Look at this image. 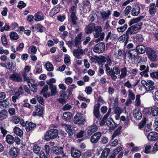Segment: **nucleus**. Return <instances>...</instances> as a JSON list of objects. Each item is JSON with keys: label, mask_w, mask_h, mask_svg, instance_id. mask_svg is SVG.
<instances>
[{"label": "nucleus", "mask_w": 158, "mask_h": 158, "mask_svg": "<svg viewBox=\"0 0 158 158\" xmlns=\"http://www.w3.org/2000/svg\"><path fill=\"white\" fill-rule=\"evenodd\" d=\"M43 113V111L41 109L39 108H37L35 111L33 112V115L35 116L36 115L41 116Z\"/></svg>", "instance_id": "57"}, {"label": "nucleus", "mask_w": 158, "mask_h": 158, "mask_svg": "<svg viewBox=\"0 0 158 158\" xmlns=\"http://www.w3.org/2000/svg\"><path fill=\"white\" fill-rule=\"evenodd\" d=\"M110 149L109 148H105L102 151L100 158H106L108 156L110 152Z\"/></svg>", "instance_id": "33"}, {"label": "nucleus", "mask_w": 158, "mask_h": 158, "mask_svg": "<svg viewBox=\"0 0 158 158\" xmlns=\"http://www.w3.org/2000/svg\"><path fill=\"white\" fill-rule=\"evenodd\" d=\"M10 37L11 40H16L18 39L19 38V36L18 34L15 32H11L10 33Z\"/></svg>", "instance_id": "48"}, {"label": "nucleus", "mask_w": 158, "mask_h": 158, "mask_svg": "<svg viewBox=\"0 0 158 158\" xmlns=\"http://www.w3.org/2000/svg\"><path fill=\"white\" fill-rule=\"evenodd\" d=\"M10 93L12 95L15 94L17 95H19L22 94V93L20 91H19V90L16 88H15L9 91Z\"/></svg>", "instance_id": "56"}, {"label": "nucleus", "mask_w": 158, "mask_h": 158, "mask_svg": "<svg viewBox=\"0 0 158 158\" xmlns=\"http://www.w3.org/2000/svg\"><path fill=\"white\" fill-rule=\"evenodd\" d=\"M121 74L119 75V77L123 79L126 77L127 74V69L126 67H124L120 70Z\"/></svg>", "instance_id": "34"}, {"label": "nucleus", "mask_w": 158, "mask_h": 158, "mask_svg": "<svg viewBox=\"0 0 158 158\" xmlns=\"http://www.w3.org/2000/svg\"><path fill=\"white\" fill-rule=\"evenodd\" d=\"M36 125L35 123L31 122L27 123V122L25 128L27 131L29 132L30 130H33L35 127Z\"/></svg>", "instance_id": "26"}, {"label": "nucleus", "mask_w": 158, "mask_h": 158, "mask_svg": "<svg viewBox=\"0 0 158 158\" xmlns=\"http://www.w3.org/2000/svg\"><path fill=\"white\" fill-rule=\"evenodd\" d=\"M44 67L46 70L48 71H52L54 69V67L53 65L49 62L46 63L45 64Z\"/></svg>", "instance_id": "45"}, {"label": "nucleus", "mask_w": 158, "mask_h": 158, "mask_svg": "<svg viewBox=\"0 0 158 158\" xmlns=\"http://www.w3.org/2000/svg\"><path fill=\"white\" fill-rule=\"evenodd\" d=\"M58 134V131L56 129H52L46 132L45 134V139L47 140L53 139L56 138Z\"/></svg>", "instance_id": "3"}, {"label": "nucleus", "mask_w": 158, "mask_h": 158, "mask_svg": "<svg viewBox=\"0 0 158 158\" xmlns=\"http://www.w3.org/2000/svg\"><path fill=\"white\" fill-rule=\"evenodd\" d=\"M126 38V40L125 42V44L124 45V46H125L127 44V43L128 41V35L127 34L126 32L125 34H124L122 35L119 37V39H118V41L119 42L123 43L125 41Z\"/></svg>", "instance_id": "28"}, {"label": "nucleus", "mask_w": 158, "mask_h": 158, "mask_svg": "<svg viewBox=\"0 0 158 158\" xmlns=\"http://www.w3.org/2000/svg\"><path fill=\"white\" fill-rule=\"evenodd\" d=\"M82 33H80L76 37L74 40L75 44L76 47H77L80 44L81 40Z\"/></svg>", "instance_id": "38"}, {"label": "nucleus", "mask_w": 158, "mask_h": 158, "mask_svg": "<svg viewBox=\"0 0 158 158\" xmlns=\"http://www.w3.org/2000/svg\"><path fill=\"white\" fill-rule=\"evenodd\" d=\"M35 27H36L37 31L40 32H42L44 29V27L40 23L35 24Z\"/></svg>", "instance_id": "63"}, {"label": "nucleus", "mask_w": 158, "mask_h": 158, "mask_svg": "<svg viewBox=\"0 0 158 158\" xmlns=\"http://www.w3.org/2000/svg\"><path fill=\"white\" fill-rule=\"evenodd\" d=\"M146 121V117H144L143 118L142 121L139 123L138 125V127L139 129L141 130L143 128V129L144 128Z\"/></svg>", "instance_id": "51"}, {"label": "nucleus", "mask_w": 158, "mask_h": 158, "mask_svg": "<svg viewBox=\"0 0 158 158\" xmlns=\"http://www.w3.org/2000/svg\"><path fill=\"white\" fill-rule=\"evenodd\" d=\"M76 7L75 6H72L69 9L70 15L69 20L73 24H76L77 23V19L76 15Z\"/></svg>", "instance_id": "4"}, {"label": "nucleus", "mask_w": 158, "mask_h": 158, "mask_svg": "<svg viewBox=\"0 0 158 158\" xmlns=\"http://www.w3.org/2000/svg\"><path fill=\"white\" fill-rule=\"evenodd\" d=\"M64 128L69 135H72L73 134V131L71 129V126L70 125L64 124Z\"/></svg>", "instance_id": "42"}, {"label": "nucleus", "mask_w": 158, "mask_h": 158, "mask_svg": "<svg viewBox=\"0 0 158 158\" xmlns=\"http://www.w3.org/2000/svg\"><path fill=\"white\" fill-rule=\"evenodd\" d=\"M10 79L11 81L17 82L21 81L22 80V76L14 72L9 76Z\"/></svg>", "instance_id": "11"}, {"label": "nucleus", "mask_w": 158, "mask_h": 158, "mask_svg": "<svg viewBox=\"0 0 158 158\" xmlns=\"http://www.w3.org/2000/svg\"><path fill=\"white\" fill-rule=\"evenodd\" d=\"M85 118L81 113L77 114L74 117V122L76 124H83Z\"/></svg>", "instance_id": "6"}, {"label": "nucleus", "mask_w": 158, "mask_h": 158, "mask_svg": "<svg viewBox=\"0 0 158 158\" xmlns=\"http://www.w3.org/2000/svg\"><path fill=\"white\" fill-rule=\"evenodd\" d=\"M99 106L98 104L95 105L94 107L93 113L95 118H99L100 117V113L99 111Z\"/></svg>", "instance_id": "25"}, {"label": "nucleus", "mask_w": 158, "mask_h": 158, "mask_svg": "<svg viewBox=\"0 0 158 158\" xmlns=\"http://www.w3.org/2000/svg\"><path fill=\"white\" fill-rule=\"evenodd\" d=\"M151 125L152 124L149 123L146 124L144 127L143 130V133L145 135H146L148 132L152 130Z\"/></svg>", "instance_id": "41"}, {"label": "nucleus", "mask_w": 158, "mask_h": 158, "mask_svg": "<svg viewBox=\"0 0 158 158\" xmlns=\"http://www.w3.org/2000/svg\"><path fill=\"white\" fill-rule=\"evenodd\" d=\"M60 10V6H56L52 8L50 11V15L52 17L55 14L58 13Z\"/></svg>", "instance_id": "35"}, {"label": "nucleus", "mask_w": 158, "mask_h": 158, "mask_svg": "<svg viewBox=\"0 0 158 158\" xmlns=\"http://www.w3.org/2000/svg\"><path fill=\"white\" fill-rule=\"evenodd\" d=\"M63 148L61 147L60 148L56 146H54L52 148L53 152L56 154H60L62 157L65 156V154L63 150Z\"/></svg>", "instance_id": "13"}, {"label": "nucleus", "mask_w": 158, "mask_h": 158, "mask_svg": "<svg viewBox=\"0 0 158 158\" xmlns=\"http://www.w3.org/2000/svg\"><path fill=\"white\" fill-rule=\"evenodd\" d=\"M19 153V149L15 147H13L10 149L9 153L10 156L13 158H15L18 155Z\"/></svg>", "instance_id": "19"}, {"label": "nucleus", "mask_w": 158, "mask_h": 158, "mask_svg": "<svg viewBox=\"0 0 158 158\" xmlns=\"http://www.w3.org/2000/svg\"><path fill=\"white\" fill-rule=\"evenodd\" d=\"M56 82V80L54 78H52L50 79L47 80L46 81L47 84L50 86L55 85L52 84L53 83H54Z\"/></svg>", "instance_id": "61"}, {"label": "nucleus", "mask_w": 158, "mask_h": 158, "mask_svg": "<svg viewBox=\"0 0 158 158\" xmlns=\"http://www.w3.org/2000/svg\"><path fill=\"white\" fill-rule=\"evenodd\" d=\"M156 11V7L155 4L154 3H151L149 6V12L151 15H154Z\"/></svg>", "instance_id": "31"}, {"label": "nucleus", "mask_w": 158, "mask_h": 158, "mask_svg": "<svg viewBox=\"0 0 158 158\" xmlns=\"http://www.w3.org/2000/svg\"><path fill=\"white\" fill-rule=\"evenodd\" d=\"M63 118L65 120L70 119L72 117V114L70 112H66L63 113Z\"/></svg>", "instance_id": "55"}, {"label": "nucleus", "mask_w": 158, "mask_h": 158, "mask_svg": "<svg viewBox=\"0 0 158 158\" xmlns=\"http://www.w3.org/2000/svg\"><path fill=\"white\" fill-rule=\"evenodd\" d=\"M41 149L40 147L37 144H34L33 147V152L37 154H38Z\"/></svg>", "instance_id": "46"}, {"label": "nucleus", "mask_w": 158, "mask_h": 158, "mask_svg": "<svg viewBox=\"0 0 158 158\" xmlns=\"http://www.w3.org/2000/svg\"><path fill=\"white\" fill-rule=\"evenodd\" d=\"M140 8L138 5H135L133 6L131 11L132 15L136 16H138L140 13Z\"/></svg>", "instance_id": "15"}, {"label": "nucleus", "mask_w": 158, "mask_h": 158, "mask_svg": "<svg viewBox=\"0 0 158 158\" xmlns=\"http://www.w3.org/2000/svg\"><path fill=\"white\" fill-rule=\"evenodd\" d=\"M49 88L51 90V95L52 96H54L57 93L56 90L57 87L56 85L50 86L49 87Z\"/></svg>", "instance_id": "58"}, {"label": "nucleus", "mask_w": 158, "mask_h": 158, "mask_svg": "<svg viewBox=\"0 0 158 158\" xmlns=\"http://www.w3.org/2000/svg\"><path fill=\"white\" fill-rule=\"evenodd\" d=\"M123 111V109L118 107H116L114 110V113L116 114H120Z\"/></svg>", "instance_id": "64"}, {"label": "nucleus", "mask_w": 158, "mask_h": 158, "mask_svg": "<svg viewBox=\"0 0 158 158\" xmlns=\"http://www.w3.org/2000/svg\"><path fill=\"white\" fill-rule=\"evenodd\" d=\"M133 115L134 118L137 120L141 119L142 114L140 111L137 109H135L133 111Z\"/></svg>", "instance_id": "27"}, {"label": "nucleus", "mask_w": 158, "mask_h": 158, "mask_svg": "<svg viewBox=\"0 0 158 158\" xmlns=\"http://www.w3.org/2000/svg\"><path fill=\"white\" fill-rule=\"evenodd\" d=\"M48 88V86L46 85L43 88L41 91V93L43 94V96L45 98L48 97L50 96V93L47 92Z\"/></svg>", "instance_id": "32"}, {"label": "nucleus", "mask_w": 158, "mask_h": 158, "mask_svg": "<svg viewBox=\"0 0 158 158\" xmlns=\"http://www.w3.org/2000/svg\"><path fill=\"white\" fill-rule=\"evenodd\" d=\"M7 113L4 110H2L0 112V120H2L7 117Z\"/></svg>", "instance_id": "53"}, {"label": "nucleus", "mask_w": 158, "mask_h": 158, "mask_svg": "<svg viewBox=\"0 0 158 158\" xmlns=\"http://www.w3.org/2000/svg\"><path fill=\"white\" fill-rule=\"evenodd\" d=\"M120 69L117 66H114L113 68V69H111V70L109 72H113V73H114L116 75L119 74L120 73Z\"/></svg>", "instance_id": "54"}, {"label": "nucleus", "mask_w": 158, "mask_h": 158, "mask_svg": "<svg viewBox=\"0 0 158 158\" xmlns=\"http://www.w3.org/2000/svg\"><path fill=\"white\" fill-rule=\"evenodd\" d=\"M147 137L149 140L155 141L158 139V134L155 132H150L148 134Z\"/></svg>", "instance_id": "17"}, {"label": "nucleus", "mask_w": 158, "mask_h": 158, "mask_svg": "<svg viewBox=\"0 0 158 158\" xmlns=\"http://www.w3.org/2000/svg\"><path fill=\"white\" fill-rule=\"evenodd\" d=\"M127 56L129 59L132 60H135L138 57V54L136 51L130 50L127 53Z\"/></svg>", "instance_id": "12"}, {"label": "nucleus", "mask_w": 158, "mask_h": 158, "mask_svg": "<svg viewBox=\"0 0 158 158\" xmlns=\"http://www.w3.org/2000/svg\"><path fill=\"white\" fill-rule=\"evenodd\" d=\"M143 23L140 22L134 25L129 27L126 31V34L129 35L136 34L141 29L143 25Z\"/></svg>", "instance_id": "2"}, {"label": "nucleus", "mask_w": 158, "mask_h": 158, "mask_svg": "<svg viewBox=\"0 0 158 158\" xmlns=\"http://www.w3.org/2000/svg\"><path fill=\"white\" fill-rule=\"evenodd\" d=\"M20 121V118L18 116H14L11 118L10 122L13 123L17 124Z\"/></svg>", "instance_id": "50"}, {"label": "nucleus", "mask_w": 158, "mask_h": 158, "mask_svg": "<svg viewBox=\"0 0 158 158\" xmlns=\"http://www.w3.org/2000/svg\"><path fill=\"white\" fill-rule=\"evenodd\" d=\"M132 7L131 6L128 5L127 6L123 12L124 15L125 16L128 15Z\"/></svg>", "instance_id": "59"}, {"label": "nucleus", "mask_w": 158, "mask_h": 158, "mask_svg": "<svg viewBox=\"0 0 158 158\" xmlns=\"http://www.w3.org/2000/svg\"><path fill=\"white\" fill-rule=\"evenodd\" d=\"M71 155L74 158H78L81 155L80 151L72 148L71 150Z\"/></svg>", "instance_id": "29"}, {"label": "nucleus", "mask_w": 158, "mask_h": 158, "mask_svg": "<svg viewBox=\"0 0 158 158\" xmlns=\"http://www.w3.org/2000/svg\"><path fill=\"white\" fill-rule=\"evenodd\" d=\"M106 60L105 61L106 63L105 64V67L106 68V73L109 72L112 69H110V67L112 66V63L111 62V60L110 59L109 56L106 57Z\"/></svg>", "instance_id": "22"}, {"label": "nucleus", "mask_w": 158, "mask_h": 158, "mask_svg": "<svg viewBox=\"0 0 158 158\" xmlns=\"http://www.w3.org/2000/svg\"><path fill=\"white\" fill-rule=\"evenodd\" d=\"M145 16L142 15L135 19H133L130 20L128 23L129 26L132 25L133 24L138 23L142 21L144 18Z\"/></svg>", "instance_id": "23"}, {"label": "nucleus", "mask_w": 158, "mask_h": 158, "mask_svg": "<svg viewBox=\"0 0 158 158\" xmlns=\"http://www.w3.org/2000/svg\"><path fill=\"white\" fill-rule=\"evenodd\" d=\"M101 136V133L98 132L95 133L91 137V142L94 143H96L99 140Z\"/></svg>", "instance_id": "14"}, {"label": "nucleus", "mask_w": 158, "mask_h": 158, "mask_svg": "<svg viewBox=\"0 0 158 158\" xmlns=\"http://www.w3.org/2000/svg\"><path fill=\"white\" fill-rule=\"evenodd\" d=\"M6 142L10 144L14 143L15 140L14 137L11 135H8L6 137Z\"/></svg>", "instance_id": "39"}, {"label": "nucleus", "mask_w": 158, "mask_h": 158, "mask_svg": "<svg viewBox=\"0 0 158 158\" xmlns=\"http://www.w3.org/2000/svg\"><path fill=\"white\" fill-rule=\"evenodd\" d=\"M98 128L96 125L94 124L92 126L88 127L87 132L89 135H91L93 133L97 131Z\"/></svg>", "instance_id": "24"}, {"label": "nucleus", "mask_w": 158, "mask_h": 158, "mask_svg": "<svg viewBox=\"0 0 158 158\" xmlns=\"http://www.w3.org/2000/svg\"><path fill=\"white\" fill-rule=\"evenodd\" d=\"M96 27L94 23L89 24L85 28V32L87 34H90L94 31Z\"/></svg>", "instance_id": "20"}, {"label": "nucleus", "mask_w": 158, "mask_h": 158, "mask_svg": "<svg viewBox=\"0 0 158 158\" xmlns=\"http://www.w3.org/2000/svg\"><path fill=\"white\" fill-rule=\"evenodd\" d=\"M144 39L141 35H138L136 38V41L138 44L141 43Z\"/></svg>", "instance_id": "62"}, {"label": "nucleus", "mask_w": 158, "mask_h": 158, "mask_svg": "<svg viewBox=\"0 0 158 158\" xmlns=\"http://www.w3.org/2000/svg\"><path fill=\"white\" fill-rule=\"evenodd\" d=\"M111 11L108 10L106 11H102L100 12V14L102 19L105 20L109 18L111 14Z\"/></svg>", "instance_id": "21"}, {"label": "nucleus", "mask_w": 158, "mask_h": 158, "mask_svg": "<svg viewBox=\"0 0 158 158\" xmlns=\"http://www.w3.org/2000/svg\"><path fill=\"white\" fill-rule=\"evenodd\" d=\"M31 69V66L28 65H26L24 69V72L22 74V75L24 79L28 77L27 76V73L29 72Z\"/></svg>", "instance_id": "43"}, {"label": "nucleus", "mask_w": 158, "mask_h": 158, "mask_svg": "<svg viewBox=\"0 0 158 158\" xmlns=\"http://www.w3.org/2000/svg\"><path fill=\"white\" fill-rule=\"evenodd\" d=\"M107 125L109 127V130L112 132L116 127V125L111 118H109L106 121Z\"/></svg>", "instance_id": "9"}, {"label": "nucleus", "mask_w": 158, "mask_h": 158, "mask_svg": "<svg viewBox=\"0 0 158 158\" xmlns=\"http://www.w3.org/2000/svg\"><path fill=\"white\" fill-rule=\"evenodd\" d=\"M25 81H27L28 85L30 88L31 90L33 92H35L37 90V87L36 84H35V81L33 79H30L29 77L24 79Z\"/></svg>", "instance_id": "7"}, {"label": "nucleus", "mask_w": 158, "mask_h": 158, "mask_svg": "<svg viewBox=\"0 0 158 158\" xmlns=\"http://www.w3.org/2000/svg\"><path fill=\"white\" fill-rule=\"evenodd\" d=\"M74 56L78 59H81L84 53L83 50L80 48L75 49L73 52Z\"/></svg>", "instance_id": "10"}, {"label": "nucleus", "mask_w": 158, "mask_h": 158, "mask_svg": "<svg viewBox=\"0 0 158 158\" xmlns=\"http://www.w3.org/2000/svg\"><path fill=\"white\" fill-rule=\"evenodd\" d=\"M140 97V96L139 95H137L136 96V98L134 104L136 106H139L141 105V101Z\"/></svg>", "instance_id": "52"}, {"label": "nucleus", "mask_w": 158, "mask_h": 158, "mask_svg": "<svg viewBox=\"0 0 158 158\" xmlns=\"http://www.w3.org/2000/svg\"><path fill=\"white\" fill-rule=\"evenodd\" d=\"M138 70L134 69H131L129 71V73L131 75V79H133L134 77L138 73Z\"/></svg>", "instance_id": "49"}, {"label": "nucleus", "mask_w": 158, "mask_h": 158, "mask_svg": "<svg viewBox=\"0 0 158 158\" xmlns=\"http://www.w3.org/2000/svg\"><path fill=\"white\" fill-rule=\"evenodd\" d=\"M94 35L95 38H98L95 40L96 42H98L99 41H102L104 38L105 34L104 32H102V29L100 26H97L96 27L94 30Z\"/></svg>", "instance_id": "1"}, {"label": "nucleus", "mask_w": 158, "mask_h": 158, "mask_svg": "<svg viewBox=\"0 0 158 158\" xmlns=\"http://www.w3.org/2000/svg\"><path fill=\"white\" fill-rule=\"evenodd\" d=\"M1 39L2 45L4 46H6L8 42L5 34H3L2 35Z\"/></svg>", "instance_id": "60"}, {"label": "nucleus", "mask_w": 158, "mask_h": 158, "mask_svg": "<svg viewBox=\"0 0 158 158\" xmlns=\"http://www.w3.org/2000/svg\"><path fill=\"white\" fill-rule=\"evenodd\" d=\"M105 48V45L102 42L99 43L94 46L93 51L97 53H100L104 52Z\"/></svg>", "instance_id": "5"}, {"label": "nucleus", "mask_w": 158, "mask_h": 158, "mask_svg": "<svg viewBox=\"0 0 158 158\" xmlns=\"http://www.w3.org/2000/svg\"><path fill=\"white\" fill-rule=\"evenodd\" d=\"M121 127H119L115 130L111 137L112 140H113L115 137L121 134Z\"/></svg>", "instance_id": "44"}, {"label": "nucleus", "mask_w": 158, "mask_h": 158, "mask_svg": "<svg viewBox=\"0 0 158 158\" xmlns=\"http://www.w3.org/2000/svg\"><path fill=\"white\" fill-rule=\"evenodd\" d=\"M151 110L150 114L153 116H156L158 115V107L155 106H153L150 108Z\"/></svg>", "instance_id": "36"}, {"label": "nucleus", "mask_w": 158, "mask_h": 158, "mask_svg": "<svg viewBox=\"0 0 158 158\" xmlns=\"http://www.w3.org/2000/svg\"><path fill=\"white\" fill-rule=\"evenodd\" d=\"M146 53L148 58L150 60L154 61L156 60V52L150 48H148L147 50Z\"/></svg>", "instance_id": "8"}, {"label": "nucleus", "mask_w": 158, "mask_h": 158, "mask_svg": "<svg viewBox=\"0 0 158 158\" xmlns=\"http://www.w3.org/2000/svg\"><path fill=\"white\" fill-rule=\"evenodd\" d=\"M10 104V101L7 99H6L2 101L0 103V107L8 108L9 107Z\"/></svg>", "instance_id": "40"}, {"label": "nucleus", "mask_w": 158, "mask_h": 158, "mask_svg": "<svg viewBox=\"0 0 158 158\" xmlns=\"http://www.w3.org/2000/svg\"><path fill=\"white\" fill-rule=\"evenodd\" d=\"M34 17L36 22H40L44 19L45 16L41 11H38L35 14Z\"/></svg>", "instance_id": "16"}, {"label": "nucleus", "mask_w": 158, "mask_h": 158, "mask_svg": "<svg viewBox=\"0 0 158 158\" xmlns=\"http://www.w3.org/2000/svg\"><path fill=\"white\" fill-rule=\"evenodd\" d=\"M128 27L127 24H124L123 26H121L117 28L116 30L118 32H123L127 29Z\"/></svg>", "instance_id": "47"}, {"label": "nucleus", "mask_w": 158, "mask_h": 158, "mask_svg": "<svg viewBox=\"0 0 158 158\" xmlns=\"http://www.w3.org/2000/svg\"><path fill=\"white\" fill-rule=\"evenodd\" d=\"M14 133L19 136H22L23 135V132L22 130L18 127H15L13 128Z\"/></svg>", "instance_id": "37"}, {"label": "nucleus", "mask_w": 158, "mask_h": 158, "mask_svg": "<svg viewBox=\"0 0 158 158\" xmlns=\"http://www.w3.org/2000/svg\"><path fill=\"white\" fill-rule=\"evenodd\" d=\"M154 82L152 80H148L147 81L146 85L145 86V89L147 91H149L154 89Z\"/></svg>", "instance_id": "18"}, {"label": "nucleus", "mask_w": 158, "mask_h": 158, "mask_svg": "<svg viewBox=\"0 0 158 158\" xmlns=\"http://www.w3.org/2000/svg\"><path fill=\"white\" fill-rule=\"evenodd\" d=\"M135 51L138 54H142L145 52L146 48L143 45H139L136 47Z\"/></svg>", "instance_id": "30"}]
</instances>
